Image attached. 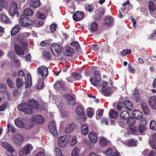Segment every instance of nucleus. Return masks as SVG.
I'll return each mask as SVG.
<instances>
[{"label":"nucleus","instance_id":"nucleus-24","mask_svg":"<svg viewBox=\"0 0 156 156\" xmlns=\"http://www.w3.org/2000/svg\"><path fill=\"white\" fill-rule=\"evenodd\" d=\"M75 124L71 123L67 125L65 129L66 133H72L74 129Z\"/></svg>","mask_w":156,"mask_h":156},{"label":"nucleus","instance_id":"nucleus-44","mask_svg":"<svg viewBox=\"0 0 156 156\" xmlns=\"http://www.w3.org/2000/svg\"><path fill=\"white\" fill-rule=\"evenodd\" d=\"M30 35V34L29 32H26L25 33L20 34L17 35V37L23 39L28 37Z\"/></svg>","mask_w":156,"mask_h":156},{"label":"nucleus","instance_id":"nucleus-30","mask_svg":"<svg viewBox=\"0 0 156 156\" xmlns=\"http://www.w3.org/2000/svg\"><path fill=\"white\" fill-rule=\"evenodd\" d=\"M105 23L106 24L110 26L114 24V20L112 17L108 16L106 17L105 19Z\"/></svg>","mask_w":156,"mask_h":156},{"label":"nucleus","instance_id":"nucleus-54","mask_svg":"<svg viewBox=\"0 0 156 156\" xmlns=\"http://www.w3.org/2000/svg\"><path fill=\"white\" fill-rule=\"evenodd\" d=\"M104 111L101 109L98 110L96 112V118L97 119H99L100 117L102 116L103 114Z\"/></svg>","mask_w":156,"mask_h":156},{"label":"nucleus","instance_id":"nucleus-63","mask_svg":"<svg viewBox=\"0 0 156 156\" xmlns=\"http://www.w3.org/2000/svg\"><path fill=\"white\" fill-rule=\"evenodd\" d=\"M49 100L50 101L54 103L56 101V98L55 97L54 95H50L49 96Z\"/></svg>","mask_w":156,"mask_h":156},{"label":"nucleus","instance_id":"nucleus-23","mask_svg":"<svg viewBox=\"0 0 156 156\" xmlns=\"http://www.w3.org/2000/svg\"><path fill=\"white\" fill-rule=\"evenodd\" d=\"M28 3L30 6L33 8H37L40 4L39 0H28Z\"/></svg>","mask_w":156,"mask_h":156},{"label":"nucleus","instance_id":"nucleus-50","mask_svg":"<svg viewBox=\"0 0 156 156\" xmlns=\"http://www.w3.org/2000/svg\"><path fill=\"white\" fill-rule=\"evenodd\" d=\"M77 140L76 136H73L71 139L70 141V145L71 146H74L77 143Z\"/></svg>","mask_w":156,"mask_h":156},{"label":"nucleus","instance_id":"nucleus-7","mask_svg":"<svg viewBox=\"0 0 156 156\" xmlns=\"http://www.w3.org/2000/svg\"><path fill=\"white\" fill-rule=\"evenodd\" d=\"M51 50L53 55L58 56L60 55L62 48L59 45L54 44L51 46Z\"/></svg>","mask_w":156,"mask_h":156},{"label":"nucleus","instance_id":"nucleus-25","mask_svg":"<svg viewBox=\"0 0 156 156\" xmlns=\"http://www.w3.org/2000/svg\"><path fill=\"white\" fill-rule=\"evenodd\" d=\"M123 105L126 109L129 110H131L133 108V103L131 101L129 100L125 101L123 103Z\"/></svg>","mask_w":156,"mask_h":156},{"label":"nucleus","instance_id":"nucleus-33","mask_svg":"<svg viewBox=\"0 0 156 156\" xmlns=\"http://www.w3.org/2000/svg\"><path fill=\"white\" fill-rule=\"evenodd\" d=\"M27 80L24 83L26 84L25 88L29 87L32 85V79L30 75L29 74H27Z\"/></svg>","mask_w":156,"mask_h":156},{"label":"nucleus","instance_id":"nucleus-36","mask_svg":"<svg viewBox=\"0 0 156 156\" xmlns=\"http://www.w3.org/2000/svg\"><path fill=\"white\" fill-rule=\"evenodd\" d=\"M15 123L16 126L19 128H22L25 126V125L23 122L18 119L15 120Z\"/></svg>","mask_w":156,"mask_h":156},{"label":"nucleus","instance_id":"nucleus-27","mask_svg":"<svg viewBox=\"0 0 156 156\" xmlns=\"http://www.w3.org/2000/svg\"><path fill=\"white\" fill-rule=\"evenodd\" d=\"M7 86L2 83H0V92L2 93L3 94H6L8 96L9 94L7 92Z\"/></svg>","mask_w":156,"mask_h":156},{"label":"nucleus","instance_id":"nucleus-62","mask_svg":"<svg viewBox=\"0 0 156 156\" xmlns=\"http://www.w3.org/2000/svg\"><path fill=\"white\" fill-rule=\"evenodd\" d=\"M43 56L46 60H48L50 59V55L48 52H44L43 53Z\"/></svg>","mask_w":156,"mask_h":156},{"label":"nucleus","instance_id":"nucleus-6","mask_svg":"<svg viewBox=\"0 0 156 156\" xmlns=\"http://www.w3.org/2000/svg\"><path fill=\"white\" fill-rule=\"evenodd\" d=\"M70 138L69 136H63L60 137L58 140V145L60 147H64L68 143Z\"/></svg>","mask_w":156,"mask_h":156},{"label":"nucleus","instance_id":"nucleus-32","mask_svg":"<svg viewBox=\"0 0 156 156\" xmlns=\"http://www.w3.org/2000/svg\"><path fill=\"white\" fill-rule=\"evenodd\" d=\"M2 22L5 23H8L10 22L9 19L6 15L4 13H2L0 16Z\"/></svg>","mask_w":156,"mask_h":156},{"label":"nucleus","instance_id":"nucleus-34","mask_svg":"<svg viewBox=\"0 0 156 156\" xmlns=\"http://www.w3.org/2000/svg\"><path fill=\"white\" fill-rule=\"evenodd\" d=\"M129 112L127 111H124L121 113L120 117L123 119H126L129 118Z\"/></svg>","mask_w":156,"mask_h":156},{"label":"nucleus","instance_id":"nucleus-51","mask_svg":"<svg viewBox=\"0 0 156 156\" xmlns=\"http://www.w3.org/2000/svg\"><path fill=\"white\" fill-rule=\"evenodd\" d=\"M23 14L27 16H30L33 14V12L31 9H27L24 11Z\"/></svg>","mask_w":156,"mask_h":156},{"label":"nucleus","instance_id":"nucleus-31","mask_svg":"<svg viewBox=\"0 0 156 156\" xmlns=\"http://www.w3.org/2000/svg\"><path fill=\"white\" fill-rule=\"evenodd\" d=\"M20 26L19 25H17L13 27L11 32V34L12 35H15L20 31Z\"/></svg>","mask_w":156,"mask_h":156},{"label":"nucleus","instance_id":"nucleus-64","mask_svg":"<svg viewBox=\"0 0 156 156\" xmlns=\"http://www.w3.org/2000/svg\"><path fill=\"white\" fill-rule=\"evenodd\" d=\"M149 143L151 147L153 149L156 150V141L155 142L150 141Z\"/></svg>","mask_w":156,"mask_h":156},{"label":"nucleus","instance_id":"nucleus-3","mask_svg":"<svg viewBox=\"0 0 156 156\" xmlns=\"http://www.w3.org/2000/svg\"><path fill=\"white\" fill-rule=\"evenodd\" d=\"M18 6L17 4L14 1L10 2V7L8 9V12L10 15L12 16L17 14L18 16V12L17 11Z\"/></svg>","mask_w":156,"mask_h":156},{"label":"nucleus","instance_id":"nucleus-21","mask_svg":"<svg viewBox=\"0 0 156 156\" xmlns=\"http://www.w3.org/2000/svg\"><path fill=\"white\" fill-rule=\"evenodd\" d=\"M89 140L93 143H96L98 140L97 134L94 132H90L88 134Z\"/></svg>","mask_w":156,"mask_h":156},{"label":"nucleus","instance_id":"nucleus-42","mask_svg":"<svg viewBox=\"0 0 156 156\" xmlns=\"http://www.w3.org/2000/svg\"><path fill=\"white\" fill-rule=\"evenodd\" d=\"M72 75L75 80H79L81 78V75L78 73L74 72L72 73Z\"/></svg>","mask_w":156,"mask_h":156},{"label":"nucleus","instance_id":"nucleus-61","mask_svg":"<svg viewBox=\"0 0 156 156\" xmlns=\"http://www.w3.org/2000/svg\"><path fill=\"white\" fill-rule=\"evenodd\" d=\"M34 126V123L32 122H29L27 123L24 126L26 129H31Z\"/></svg>","mask_w":156,"mask_h":156},{"label":"nucleus","instance_id":"nucleus-56","mask_svg":"<svg viewBox=\"0 0 156 156\" xmlns=\"http://www.w3.org/2000/svg\"><path fill=\"white\" fill-rule=\"evenodd\" d=\"M8 103L6 102H4L1 106H0V112L5 110L8 107Z\"/></svg>","mask_w":156,"mask_h":156},{"label":"nucleus","instance_id":"nucleus-26","mask_svg":"<svg viewBox=\"0 0 156 156\" xmlns=\"http://www.w3.org/2000/svg\"><path fill=\"white\" fill-rule=\"evenodd\" d=\"M76 113L79 115L80 118H82L84 116L83 108L81 106H78L76 109Z\"/></svg>","mask_w":156,"mask_h":156},{"label":"nucleus","instance_id":"nucleus-13","mask_svg":"<svg viewBox=\"0 0 156 156\" xmlns=\"http://www.w3.org/2000/svg\"><path fill=\"white\" fill-rule=\"evenodd\" d=\"M140 124L138 126V130L140 133H143L146 129L145 125L147 123L146 120L145 118H143L140 120Z\"/></svg>","mask_w":156,"mask_h":156},{"label":"nucleus","instance_id":"nucleus-15","mask_svg":"<svg viewBox=\"0 0 156 156\" xmlns=\"http://www.w3.org/2000/svg\"><path fill=\"white\" fill-rule=\"evenodd\" d=\"M149 104L151 108L156 110V96H155L151 97L148 100Z\"/></svg>","mask_w":156,"mask_h":156},{"label":"nucleus","instance_id":"nucleus-1","mask_svg":"<svg viewBox=\"0 0 156 156\" xmlns=\"http://www.w3.org/2000/svg\"><path fill=\"white\" fill-rule=\"evenodd\" d=\"M37 74L38 76H40L42 78H39L36 86L38 90L43 88L44 85V80L46 78L48 74V69H37Z\"/></svg>","mask_w":156,"mask_h":156},{"label":"nucleus","instance_id":"nucleus-18","mask_svg":"<svg viewBox=\"0 0 156 156\" xmlns=\"http://www.w3.org/2000/svg\"><path fill=\"white\" fill-rule=\"evenodd\" d=\"M27 81V79L26 76H24L23 78L21 77H19L17 79L16 82V86L18 88H20L22 87L24 83Z\"/></svg>","mask_w":156,"mask_h":156},{"label":"nucleus","instance_id":"nucleus-45","mask_svg":"<svg viewBox=\"0 0 156 156\" xmlns=\"http://www.w3.org/2000/svg\"><path fill=\"white\" fill-rule=\"evenodd\" d=\"M129 130L131 131L132 134L133 135H136L137 134V129L136 127L134 126H130L129 127Z\"/></svg>","mask_w":156,"mask_h":156},{"label":"nucleus","instance_id":"nucleus-41","mask_svg":"<svg viewBox=\"0 0 156 156\" xmlns=\"http://www.w3.org/2000/svg\"><path fill=\"white\" fill-rule=\"evenodd\" d=\"M8 6L9 3L3 0L0 1V7L7 9L8 8Z\"/></svg>","mask_w":156,"mask_h":156},{"label":"nucleus","instance_id":"nucleus-57","mask_svg":"<svg viewBox=\"0 0 156 156\" xmlns=\"http://www.w3.org/2000/svg\"><path fill=\"white\" fill-rule=\"evenodd\" d=\"M7 83L8 86L10 88H12L14 87V84L10 79L8 78L7 79Z\"/></svg>","mask_w":156,"mask_h":156},{"label":"nucleus","instance_id":"nucleus-40","mask_svg":"<svg viewBox=\"0 0 156 156\" xmlns=\"http://www.w3.org/2000/svg\"><path fill=\"white\" fill-rule=\"evenodd\" d=\"M80 150L76 147H75L71 153L72 156H79Z\"/></svg>","mask_w":156,"mask_h":156},{"label":"nucleus","instance_id":"nucleus-19","mask_svg":"<svg viewBox=\"0 0 156 156\" xmlns=\"http://www.w3.org/2000/svg\"><path fill=\"white\" fill-rule=\"evenodd\" d=\"M16 40L19 43L23 49H26L27 48L28 44L25 39L17 37Z\"/></svg>","mask_w":156,"mask_h":156},{"label":"nucleus","instance_id":"nucleus-8","mask_svg":"<svg viewBox=\"0 0 156 156\" xmlns=\"http://www.w3.org/2000/svg\"><path fill=\"white\" fill-rule=\"evenodd\" d=\"M33 149L32 145L30 144H27L23 147L22 151H20L19 152V156H25L28 154Z\"/></svg>","mask_w":156,"mask_h":156},{"label":"nucleus","instance_id":"nucleus-46","mask_svg":"<svg viewBox=\"0 0 156 156\" xmlns=\"http://www.w3.org/2000/svg\"><path fill=\"white\" fill-rule=\"evenodd\" d=\"M107 140L104 137H100L99 143L102 146L106 145L107 144Z\"/></svg>","mask_w":156,"mask_h":156},{"label":"nucleus","instance_id":"nucleus-28","mask_svg":"<svg viewBox=\"0 0 156 156\" xmlns=\"http://www.w3.org/2000/svg\"><path fill=\"white\" fill-rule=\"evenodd\" d=\"M102 91L105 94L108 96H110L112 93L111 89L109 87L102 88Z\"/></svg>","mask_w":156,"mask_h":156},{"label":"nucleus","instance_id":"nucleus-17","mask_svg":"<svg viewBox=\"0 0 156 156\" xmlns=\"http://www.w3.org/2000/svg\"><path fill=\"white\" fill-rule=\"evenodd\" d=\"M83 17V13L80 12H77L76 13H74L73 16V20L76 21L82 20Z\"/></svg>","mask_w":156,"mask_h":156},{"label":"nucleus","instance_id":"nucleus-43","mask_svg":"<svg viewBox=\"0 0 156 156\" xmlns=\"http://www.w3.org/2000/svg\"><path fill=\"white\" fill-rule=\"evenodd\" d=\"M109 115L110 118L114 119L117 117L118 116V113L116 111L111 109L109 112Z\"/></svg>","mask_w":156,"mask_h":156},{"label":"nucleus","instance_id":"nucleus-53","mask_svg":"<svg viewBox=\"0 0 156 156\" xmlns=\"http://www.w3.org/2000/svg\"><path fill=\"white\" fill-rule=\"evenodd\" d=\"M150 128L153 130H156V121L152 120L150 123Z\"/></svg>","mask_w":156,"mask_h":156},{"label":"nucleus","instance_id":"nucleus-52","mask_svg":"<svg viewBox=\"0 0 156 156\" xmlns=\"http://www.w3.org/2000/svg\"><path fill=\"white\" fill-rule=\"evenodd\" d=\"M87 111L88 116L90 118H91L94 115L93 109L92 108H89L87 109Z\"/></svg>","mask_w":156,"mask_h":156},{"label":"nucleus","instance_id":"nucleus-22","mask_svg":"<svg viewBox=\"0 0 156 156\" xmlns=\"http://www.w3.org/2000/svg\"><path fill=\"white\" fill-rule=\"evenodd\" d=\"M15 49L16 53L19 55H24V51L26 50L23 49V48H22L19 44L15 45Z\"/></svg>","mask_w":156,"mask_h":156},{"label":"nucleus","instance_id":"nucleus-37","mask_svg":"<svg viewBox=\"0 0 156 156\" xmlns=\"http://www.w3.org/2000/svg\"><path fill=\"white\" fill-rule=\"evenodd\" d=\"M7 127L8 128L7 133H9L10 131L12 133H14L15 131V129L12 124H11L10 122H8Z\"/></svg>","mask_w":156,"mask_h":156},{"label":"nucleus","instance_id":"nucleus-39","mask_svg":"<svg viewBox=\"0 0 156 156\" xmlns=\"http://www.w3.org/2000/svg\"><path fill=\"white\" fill-rule=\"evenodd\" d=\"M11 64L12 67L19 68L20 66V62L18 60H16L12 61Z\"/></svg>","mask_w":156,"mask_h":156},{"label":"nucleus","instance_id":"nucleus-29","mask_svg":"<svg viewBox=\"0 0 156 156\" xmlns=\"http://www.w3.org/2000/svg\"><path fill=\"white\" fill-rule=\"evenodd\" d=\"M133 115L137 119H140L143 116L142 113L138 110H136L133 112Z\"/></svg>","mask_w":156,"mask_h":156},{"label":"nucleus","instance_id":"nucleus-35","mask_svg":"<svg viewBox=\"0 0 156 156\" xmlns=\"http://www.w3.org/2000/svg\"><path fill=\"white\" fill-rule=\"evenodd\" d=\"M81 131L82 134L84 135H87L89 132L88 128V126L84 124L82 126Z\"/></svg>","mask_w":156,"mask_h":156},{"label":"nucleus","instance_id":"nucleus-55","mask_svg":"<svg viewBox=\"0 0 156 156\" xmlns=\"http://www.w3.org/2000/svg\"><path fill=\"white\" fill-rule=\"evenodd\" d=\"M131 50L130 49H125L123 50L121 52V55L123 56L126 55L127 54L131 53Z\"/></svg>","mask_w":156,"mask_h":156},{"label":"nucleus","instance_id":"nucleus-38","mask_svg":"<svg viewBox=\"0 0 156 156\" xmlns=\"http://www.w3.org/2000/svg\"><path fill=\"white\" fill-rule=\"evenodd\" d=\"M90 28L91 31H95L98 29V24L95 22H92L90 24Z\"/></svg>","mask_w":156,"mask_h":156},{"label":"nucleus","instance_id":"nucleus-12","mask_svg":"<svg viewBox=\"0 0 156 156\" xmlns=\"http://www.w3.org/2000/svg\"><path fill=\"white\" fill-rule=\"evenodd\" d=\"M64 98L66 100L67 102L69 105H73L75 103L76 97L74 95H70L66 94L64 95Z\"/></svg>","mask_w":156,"mask_h":156},{"label":"nucleus","instance_id":"nucleus-58","mask_svg":"<svg viewBox=\"0 0 156 156\" xmlns=\"http://www.w3.org/2000/svg\"><path fill=\"white\" fill-rule=\"evenodd\" d=\"M149 9L150 11H153L155 9L153 2L151 1H150L149 2Z\"/></svg>","mask_w":156,"mask_h":156},{"label":"nucleus","instance_id":"nucleus-5","mask_svg":"<svg viewBox=\"0 0 156 156\" xmlns=\"http://www.w3.org/2000/svg\"><path fill=\"white\" fill-rule=\"evenodd\" d=\"M19 23L22 26L25 27L30 26L33 24L31 19L24 15L21 16Z\"/></svg>","mask_w":156,"mask_h":156},{"label":"nucleus","instance_id":"nucleus-60","mask_svg":"<svg viewBox=\"0 0 156 156\" xmlns=\"http://www.w3.org/2000/svg\"><path fill=\"white\" fill-rule=\"evenodd\" d=\"M57 27V25L55 23H53L50 26V30L52 32H54L56 30V28Z\"/></svg>","mask_w":156,"mask_h":156},{"label":"nucleus","instance_id":"nucleus-48","mask_svg":"<svg viewBox=\"0 0 156 156\" xmlns=\"http://www.w3.org/2000/svg\"><path fill=\"white\" fill-rule=\"evenodd\" d=\"M135 123V120L134 118L130 117L127 120V123L129 126H133Z\"/></svg>","mask_w":156,"mask_h":156},{"label":"nucleus","instance_id":"nucleus-59","mask_svg":"<svg viewBox=\"0 0 156 156\" xmlns=\"http://www.w3.org/2000/svg\"><path fill=\"white\" fill-rule=\"evenodd\" d=\"M86 9L90 12L94 10V7L90 4H86L85 6Z\"/></svg>","mask_w":156,"mask_h":156},{"label":"nucleus","instance_id":"nucleus-49","mask_svg":"<svg viewBox=\"0 0 156 156\" xmlns=\"http://www.w3.org/2000/svg\"><path fill=\"white\" fill-rule=\"evenodd\" d=\"M54 152L56 156H63L62 152L59 148H55L54 150Z\"/></svg>","mask_w":156,"mask_h":156},{"label":"nucleus","instance_id":"nucleus-4","mask_svg":"<svg viewBox=\"0 0 156 156\" xmlns=\"http://www.w3.org/2000/svg\"><path fill=\"white\" fill-rule=\"evenodd\" d=\"M18 109L26 114H32L31 109V108H28V105L26 103H23L19 104L18 107Z\"/></svg>","mask_w":156,"mask_h":156},{"label":"nucleus","instance_id":"nucleus-11","mask_svg":"<svg viewBox=\"0 0 156 156\" xmlns=\"http://www.w3.org/2000/svg\"><path fill=\"white\" fill-rule=\"evenodd\" d=\"M13 142L17 145H20L23 141V138L20 134H17L14 136L12 138Z\"/></svg>","mask_w":156,"mask_h":156},{"label":"nucleus","instance_id":"nucleus-47","mask_svg":"<svg viewBox=\"0 0 156 156\" xmlns=\"http://www.w3.org/2000/svg\"><path fill=\"white\" fill-rule=\"evenodd\" d=\"M126 144L128 146H135L136 145V142L134 140L131 139L126 141Z\"/></svg>","mask_w":156,"mask_h":156},{"label":"nucleus","instance_id":"nucleus-9","mask_svg":"<svg viewBox=\"0 0 156 156\" xmlns=\"http://www.w3.org/2000/svg\"><path fill=\"white\" fill-rule=\"evenodd\" d=\"M48 128L50 132L53 137L57 136V130L54 121L51 122L48 124Z\"/></svg>","mask_w":156,"mask_h":156},{"label":"nucleus","instance_id":"nucleus-2","mask_svg":"<svg viewBox=\"0 0 156 156\" xmlns=\"http://www.w3.org/2000/svg\"><path fill=\"white\" fill-rule=\"evenodd\" d=\"M92 72L94 77L90 78V82L94 86H98L99 82L101 80L100 71L98 69H93Z\"/></svg>","mask_w":156,"mask_h":156},{"label":"nucleus","instance_id":"nucleus-10","mask_svg":"<svg viewBox=\"0 0 156 156\" xmlns=\"http://www.w3.org/2000/svg\"><path fill=\"white\" fill-rule=\"evenodd\" d=\"M54 87L56 90H60L63 91H66L69 90V88L62 81H57L55 84Z\"/></svg>","mask_w":156,"mask_h":156},{"label":"nucleus","instance_id":"nucleus-20","mask_svg":"<svg viewBox=\"0 0 156 156\" xmlns=\"http://www.w3.org/2000/svg\"><path fill=\"white\" fill-rule=\"evenodd\" d=\"M74 53V49L71 47H67L65 48L64 51V54L67 56H71Z\"/></svg>","mask_w":156,"mask_h":156},{"label":"nucleus","instance_id":"nucleus-16","mask_svg":"<svg viewBox=\"0 0 156 156\" xmlns=\"http://www.w3.org/2000/svg\"><path fill=\"white\" fill-rule=\"evenodd\" d=\"M28 108H31V109L32 114L33 108L37 109L38 106L37 102L33 99L29 100L28 101Z\"/></svg>","mask_w":156,"mask_h":156},{"label":"nucleus","instance_id":"nucleus-14","mask_svg":"<svg viewBox=\"0 0 156 156\" xmlns=\"http://www.w3.org/2000/svg\"><path fill=\"white\" fill-rule=\"evenodd\" d=\"M31 120L33 121L40 124H42L44 122V119L43 117L40 115L32 116Z\"/></svg>","mask_w":156,"mask_h":156}]
</instances>
